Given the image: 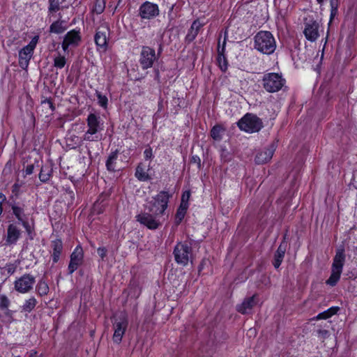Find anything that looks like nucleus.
<instances>
[{
    "label": "nucleus",
    "instance_id": "nucleus-39",
    "mask_svg": "<svg viewBox=\"0 0 357 357\" xmlns=\"http://www.w3.org/2000/svg\"><path fill=\"white\" fill-rule=\"evenodd\" d=\"M10 304V301L6 295H0V310H7Z\"/></svg>",
    "mask_w": 357,
    "mask_h": 357
},
{
    "label": "nucleus",
    "instance_id": "nucleus-44",
    "mask_svg": "<svg viewBox=\"0 0 357 357\" xmlns=\"http://www.w3.org/2000/svg\"><path fill=\"white\" fill-rule=\"evenodd\" d=\"M97 252L100 258L103 260L107 255V250L105 247H102L98 248Z\"/></svg>",
    "mask_w": 357,
    "mask_h": 357
},
{
    "label": "nucleus",
    "instance_id": "nucleus-49",
    "mask_svg": "<svg viewBox=\"0 0 357 357\" xmlns=\"http://www.w3.org/2000/svg\"><path fill=\"white\" fill-rule=\"evenodd\" d=\"M27 357H37V352L34 350H31L27 354Z\"/></svg>",
    "mask_w": 357,
    "mask_h": 357
},
{
    "label": "nucleus",
    "instance_id": "nucleus-36",
    "mask_svg": "<svg viewBox=\"0 0 357 357\" xmlns=\"http://www.w3.org/2000/svg\"><path fill=\"white\" fill-rule=\"evenodd\" d=\"M338 6H339L338 0H330V6H331L330 19H331V21L337 14Z\"/></svg>",
    "mask_w": 357,
    "mask_h": 357
},
{
    "label": "nucleus",
    "instance_id": "nucleus-23",
    "mask_svg": "<svg viewBox=\"0 0 357 357\" xmlns=\"http://www.w3.org/2000/svg\"><path fill=\"white\" fill-rule=\"evenodd\" d=\"M286 246L284 243H281L274 254L273 264L275 268H278L283 261L286 252Z\"/></svg>",
    "mask_w": 357,
    "mask_h": 357
},
{
    "label": "nucleus",
    "instance_id": "nucleus-2",
    "mask_svg": "<svg viewBox=\"0 0 357 357\" xmlns=\"http://www.w3.org/2000/svg\"><path fill=\"white\" fill-rule=\"evenodd\" d=\"M254 47L264 54H271L276 49V42L273 34L268 31H260L254 38Z\"/></svg>",
    "mask_w": 357,
    "mask_h": 357
},
{
    "label": "nucleus",
    "instance_id": "nucleus-3",
    "mask_svg": "<svg viewBox=\"0 0 357 357\" xmlns=\"http://www.w3.org/2000/svg\"><path fill=\"white\" fill-rule=\"evenodd\" d=\"M345 261L346 255L344 252V248L343 247H340L337 249L335 257L333 258V264L331 266V273L329 278L326 282L327 284L331 287L336 285L337 282L340 280Z\"/></svg>",
    "mask_w": 357,
    "mask_h": 357
},
{
    "label": "nucleus",
    "instance_id": "nucleus-10",
    "mask_svg": "<svg viewBox=\"0 0 357 357\" xmlns=\"http://www.w3.org/2000/svg\"><path fill=\"white\" fill-rule=\"evenodd\" d=\"M136 220L149 229L155 230L162 225L160 217L150 212H143L135 217Z\"/></svg>",
    "mask_w": 357,
    "mask_h": 357
},
{
    "label": "nucleus",
    "instance_id": "nucleus-30",
    "mask_svg": "<svg viewBox=\"0 0 357 357\" xmlns=\"http://www.w3.org/2000/svg\"><path fill=\"white\" fill-rule=\"evenodd\" d=\"M224 128L219 126H214L211 130V136L215 141H220L222 138V133L224 132Z\"/></svg>",
    "mask_w": 357,
    "mask_h": 357
},
{
    "label": "nucleus",
    "instance_id": "nucleus-18",
    "mask_svg": "<svg viewBox=\"0 0 357 357\" xmlns=\"http://www.w3.org/2000/svg\"><path fill=\"white\" fill-rule=\"evenodd\" d=\"M257 303V296L254 294L251 297L245 298L241 305H237L236 310L241 314L250 312Z\"/></svg>",
    "mask_w": 357,
    "mask_h": 357
},
{
    "label": "nucleus",
    "instance_id": "nucleus-42",
    "mask_svg": "<svg viewBox=\"0 0 357 357\" xmlns=\"http://www.w3.org/2000/svg\"><path fill=\"white\" fill-rule=\"evenodd\" d=\"M4 269L8 274L12 275L15 272L16 266L13 264H6V266L4 267Z\"/></svg>",
    "mask_w": 357,
    "mask_h": 357
},
{
    "label": "nucleus",
    "instance_id": "nucleus-12",
    "mask_svg": "<svg viewBox=\"0 0 357 357\" xmlns=\"http://www.w3.org/2000/svg\"><path fill=\"white\" fill-rule=\"evenodd\" d=\"M156 60L157 56L154 49L149 46H143L142 47L139 63L143 70L151 68Z\"/></svg>",
    "mask_w": 357,
    "mask_h": 357
},
{
    "label": "nucleus",
    "instance_id": "nucleus-34",
    "mask_svg": "<svg viewBox=\"0 0 357 357\" xmlns=\"http://www.w3.org/2000/svg\"><path fill=\"white\" fill-rule=\"evenodd\" d=\"M64 27L62 25V22L56 21L53 22L50 27V31L51 33H61L63 32Z\"/></svg>",
    "mask_w": 357,
    "mask_h": 357
},
{
    "label": "nucleus",
    "instance_id": "nucleus-5",
    "mask_svg": "<svg viewBox=\"0 0 357 357\" xmlns=\"http://www.w3.org/2000/svg\"><path fill=\"white\" fill-rule=\"evenodd\" d=\"M261 82L264 89L268 93L279 91L286 84V80L282 75L276 73L264 74Z\"/></svg>",
    "mask_w": 357,
    "mask_h": 357
},
{
    "label": "nucleus",
    "instance_id": "nucleus-16",
    "mask_svg": "<svg viewBox=\"0 0 357 357\" xmlns=\"http://www.w3.org/2000/svg\"><path fill=\"white\" fill-rule=\"evenodd\" d=\"M81 40L79 32L78 31L72 30L68 32L63 40L62 48L64 52L67 51L70 46L76 47Z\"/></svg>",
    "mask_w": 357,
    "mask_h": 357
},
{
    "label": "nucleus",
    "instance_id": "nucleus-47",
    "mask_svg": "<svg viewBox=\"0 0 357 357\" xmlns=\"http://www.w3.org/2000/svg\"><path fill=\"white\" fill-rule=\"evenodd\" d=\"M20 222H22V225L26 229L27 232L29 233L30 232V225H29V222L26 220V219H24L22 221H20Z\"/></svg>",
    "mask_w": 357,
    "mask_h": 357
},
{
    "label": "nucleus",
    "instance_id": "nucleus-33",
    "mask_svg": "<svg viewBox=\"0 0 357 357\" xmlns=\"http://www.w3.org/2000/svg\"><path fill=\"white\" fill-rule=\"evenodd\" d=\"M105 8V0H96L93 8V12L99 15L101 14Z\"/></svg>",
    "mask_w": 357,
    "mask_h": 357
},
{
    "label": "nucleus",
    "instance_id": "nucleus-28",
    "mask_svg": "<svg viewBox=\"0 0 357 357\" xmlns=\"http://www.w3.org/2000/svg\"><path fill=\"white\" fill-rule=\"evenodd\" d=\"M340 310L339 307H331L328 308L327 310H325L321 313H319L317 317V319H326L331 317L333 315L336 314L337 312Z\"/></svg>",
    "mask_w": 357,
    "mask_h": 357
},
{
    "label": "nucleus",
    "instance_id": "nucleus-41",
    "mask_svg": "<svg viewBox=\"0 0 357 357\" xmlns=\"http://www.w3.org/2000/svg\"><path fill=\"white\" fill-rule=\"evenodd\" d=\"M190 197V191H185L181 197V204H185L186 206H188V201Z\"/></svg>",
    "mask_w": 357,
    "mask_h": 357
},
{
    "label": "nucleus",
    "instance_id": "nucleus-25",
    "mask_svg": "<svg viewBox=\"0 0 357 357\" xmlns=\"http://www.w3.org/2000/svg\"><path fill=\"white\" fill-rule=\"evenodd\" d=\"M53 169L51 165H43L39 173V179L43 183H47L52 177Z\"/></svg>",
    "mask_w": 357,
    "mask_h": 357
},
{
    "label": "nucleus",
    "instance_id": "nucleus-9",
    "mask_svg": "<svg viewBox=\"0 0 357 357\" xmlns=\"http://www.w3.org/2000/svg\"><path fill=\"white\" fill-rule=\"evenodd\" d=\"M38 39V36H34L27 45L19 51V65L22 69L27 68Z\"/></svg>",
    "mask_w": 357,
    "mask_h": 357
},
{
    "label": "nucleus",
    "instance_id": "nucleus-21",
    "mask_svg": "<svg viewBox=\"0 0 357 357\" xmlns=\"http://www.w3.org/2000/svg\"><path fill=\"white\" fill-rule=\"evenodd\" d=\"M21 235L20 230L13 224L8 226L7 229L6 243L9 245L15 244Z\"/></svg>",
    "mask_w": 357,
    "mask_h": 357
},
{
    "label": "nucleus",
    "instance_id": "nucleus-29",
    "mask_svg": "<svg viewBox=\"0 0 357 357\" xmlns=\"http://www.w3.org/2000/svg\"><path fill=\"white\" fill-rule=\"evenodd\" d=\"M135 175L140 181H147L151 179L149 174L141 165H139L137 167Z\"/></svg>",
    "mask_w": 357,
    "mask_h": 357
},
{
    "label": "nucleus",
    "instance_id": "nucleus-31",
    "mask_svg": "<svg viewBox=\"0 0 357 357\" xmlns=\"http://www.w3.org/2000/svg\"><path fill=\"white\" fill-rule=\"evenodd\" d=\"M36 290H37L38 294L40 296H45L49 292V286L46 282H45L43 280H40L38 281V282L37 284Z\"/></svg>",
    "mask_w": 357,
    "mask_h": 357
},
{
    "label": "nucleus",
    "instance_id": "nucleus-20",
    "mask_svg": "<svg viewBox=\"0 0 357 357\" xmlns=\"http://www.w3.org/2000/svg\"><path fill=\"white\" fill-rule=\"evenodd\" d=\"M12 212L19 222L26 219L24 214L25 204L24 202L13 200L9 204Z\"/></svg>",
    "mask_w": 357,
    "mask_h": 357
},
{
    "label": "nucleus",
    "instance_id": "nucleus-27",
    "mask_svg": "<svg viewBox=\"0 0 357 357\" xmlns=\"http://www.w3.org/2000/svg\"><path fill=\"white\" fill-rule=\"evenodd\" d=\"M188 206L185 204H181L175 215V224L178 225L184 218Z\"/></svg>",
    "mask_w": 357,
    "mask_h": 357
},
{
    "label": "nucleus",
    "instance_id": "nucleus-1",
    "mask_svg": "<svg viewBox=\"0 0 357 357\" xmlns=\"http://www.w3.org/2000/svg\"><path fill=\"white\" fill-rule=\"evenodd\" d=\"M87 130L83 139L87 142H98L102 138L100 132L104 130V121L98 114L89 113L86 119Z\"/></svg>",
    "mask_w": 357,
    "mask_h": 357
},
{
    "label": "nucleus",
    "instance_id": "nucleus-14",
    "mask_svg": "<svg viewBox=\"0 0 357 357\" xmlns=\"http://www.w3.org/2000/svg\"><path fill=\"white\" fill-rule=\"evenodd\" d=\"M109 36V29L107 25H102L98 28L94 36V41L98 50L106 51L107 41Z\"/></svg>",
    "mask_w": 357,
    "mask_h": 357
},
{
    "label": "nucleus",
    "instance_id": "nucleus-4",
    "mask_svg": "<svg viewBox=\"0 0 357 357\" xmlns=\"http://www.w3.org/2000/svg\"><path fill=\"white\" fill-rule=\"evenodd\" d=\"M170 197L168 192L160 191L148 202V211L161 218L165 213Z\"/></svg>",
    "mask_w": 357,
    "mask_h": 357
},
{
    "label": "nucleus",
    "instance_id": "nucleus-40",
    "mask_svg": "<svg viewBox=\"0 0 357 357\" xmlns=\"http://www.w3.org/2000/svg\"><path fill=\"white\" fill-rule=\"evenodd\" d=\"M1 311L3 312L5 317L8 319V321L11 322L13 321V315L14 311L10 310L8 308H7V310H3Z\"/></svg>",
    "mask_w": 357,
    "mask_h": 357
},
{
    "label": "nucleus",
    "instance_id": "nucleus-38",
    "mask_svg": "<svg viewBox=\"0 0 357 357\" xmlns=\"http://www.w3.org/2000/svg\"><path fill=\"white\" fill-rule=\"evenodd\" d=\"M66 63V60L65 56H61V55L56 56L54 60V67H56L57 68H60V69L63 68L65 66Z\"/></svg>",
    "mask_w": 357,
    "mask_h": 357
},
{
    "label": "nucleus",
    "instance_id": "nucleus-45",
    "mask_svg": "<svg viewBox=\"0 0 357 357\" xmlns=\"http://www.w3.org/2000/svg\"><path fill=\"white\" fill-rule=\"evenodd\" d=\"M34 169V165H28L25 169V174L26 175H31L33 174Z\"/></svg>",
    "mask_w": 357,
    "mask_h": 357
},
{
    "label": "nucleus",
    "instance_id": "nucleus-6",
    "mask_svg": "<svg viewBox=\"0 0 357 357\" xmlns=\"http://www.w3.org/2000/svg\"><path fill=\"white\" fill-rule=\"evenodd\" d=\"M237 124L241 130L250 133L258 132L263 127L261 120L252 114H246Z\"/></svg>",
    "mask_w": 357,
    "mask_h": 357
},
{
    "label": "nucleus",
    "instance_id": "nucleus-50",
    "mask_svg": "<svg viewBox=\"0 0 357 357\" xmlns=\"http://www.w3.org/2000/svg\"><path fill=\"white\" fill-rule=\"evenodd\" d=\"M100 206L99 204H95L93 206V211H97L98 213H100L102 212L101 209H98V208Z\"/></svg>",
    "mask_w": 357,
    "mask_h": 357
},
{
    "label": "nucleus",
    "instance_id": "nucleus-13",
    "mask_svg": "<svg viewBox=\"0 0 357 357\" xmlns=\"http://www.w3.org/2000/svg\"><path fill=\"white\" fill-rule=\"evenodd\" d=\"M139 16L142 20H152L159 15L160 10L156 3L145 1L139 8Z\"/></svg>",
    "mask_w": 357,
    "mask_h": 357
},
{
    "label": "nucleus",
    "instance_id": "nucleus-54",
    "mask_svg": "<svg viewBox=\"0 0 357 357\" xmlns=\"http://www.w3.org/2000/svg\"><path fill=\"white\" fill-rule=\"evenodd\" d=\"M70 197H73V195H74L73 192L70 191Z\"/></svg>",
    "mask_w": 357,
    "mask_h": 357
},
{
    "label": "nucleus",
    "instance_id": "nucleus-26",
    "mask_svg": "<svg viewBox=\"0 0 357 357\" xmlns=\"http://www.w3.org/2000/svg\"><path fill=\"white\" fill-rule=\"evenodd\" d=\"M119 155L117 150L112 151L108 156L106 161L107 169L109 172H115L116 167V161Z\"/></svg>",
    "mask_w": 357,
    "mask_h": 357
},
{
    "label": "nucleus",
    "instance_id": "nucleus-43",
    "mask_svg": "<svg viewBox=\"0 0 357 357\" xmlns=\"http://www.w3.org/2000/svg\"><path fill=\"white\" fill-rule=\"evenodd\" d=\"M144 158L146 160H149V159H151L153 157V151H152V149L149 146L148 148H146L144 151Z\"/></svg>",
    "mask_w": 357,
    "mask_h": 357
},
{
    "label": "nucleus",
    "instance_id": "nucleus-24",
    "mask_svg": "<svg viewBox=\"0 0 357 357\" xmlns=\"http://www.w3.org/2000/svg\"><path fill=\"white\" fill-rule=\"evenodd\" d=\"M52 261L54 263H56L59 258L60 255L63 250V243L60 239H56L52 241Z\"/></svg>",
    "mask_w": 357,
    "mask_h": 357
},
{
    "label": "nucleus",
    "instance_id": "nucleus-8",
    "mask_svg": "<svg viewBox=\"0 0 357 357\" xmlns=\"http://www.w3.org/2000/svg\"><path fill=\"white\" fill-rule=\"evenodd\" d=\"M303 34L310 42H315L319 37L320 22L309 16L303 20Z\"/></svg>",
    "mask_w": 357,
    "mask_h": 357
},
{
    "label": "nucleus",
    "instance_id": "nucleus-11",
    "mask_svg": "<svg viewBox=\"0 0 357 357\" xmlns=\"http://www.w3.org/2000/svg\"><path fill=\"white\" fill-rule=\"evenodd\" d=\"M36 282V278L31 274H24L17 278L14 282L15 289L21 293L25 294L30 291Z\"/></svg>",
    "mask_w": 357,
    "mask_h": 357
},
{
    "label": "nucleus",
    "instance_id": "nucleus-35",
    "mask_svg": "<svg viewBox=\"0 0 357 357\" xmlns=\"http://www.w3.org/2000/svg\"><path fill=\"white\" fill-rule=\"evenodd\" d=\"M126 328V323L124 321L116 322L114 324V335H123Z\"/></svg>",
    "mask_w": 357,
    "mask_h": 357
},
{
    "label": "nucleus",
    "instance_id": "nucleus-17",
    "mask_svg": "<svg viewBox=\"0 0 357 357\" xmlns=\"http://www.w3.org/2000/svg\"><path fill=\"white\" fill-rule=\"evenodd\" d=\"M275 151V144H271L268 147L259 151L255 157V162L257 164H264L272 158L273 153Z\"/></svg>",
    "mask_w": 357,
    "mask_h": 357
},
{
    "label": "nucleus",
    "instance_id": "nucleus-51",
    "mask_svg": "<svg viewBox=\"0 0 357 357\" xmlns=\"http://www.w3.org/2000/svg\"><path fill=\"white\" fill-rule=\"evenodd\" d=\"M59 10V7L58 6H53L52 4H51L50 7V10H54V11H56V10Z\"/></svg>",
    "mask_w": 357,
    "mask_h": 357
},
{
    "label": "nucleus",
    "instance_id": "nucleus-15",
    "mask_svg": "<svg viewBox=\"0 0 357 357\" xmlns=\"http://www.w3.org/2000/svg\"><path fill=\"white\" fill-rule=\"evenodd\" d=\"M83 260V249L80 245H77L70 255V260L68 267L69 274H73L82 265Z\"/></svg>",
    "mask_w": 357,
    "mask_h": 357
},
{
    "label": "nucleus",
    "instance_id": "nucleus-32",
    "mask_svg": "<svg viewBox=\"0 0 357 357\" xmlns=\"http://www.w3.org/2000/svg\"><path fill=\"white\" fill-rule=\"evenodd\" d=\"M37 301L34 297L26 300L22 305V310L25 312H31L36 306Z\"/></svg>",
    "mask_w": 357,
    "mask_h": 357
},
{
    "label": "nucleus",
    "instance_id": "nucleus-37",
    "mask_svg": "<svg viewBox=\"0 0 357 357\" xmlns=\"http://www.w3.org/2000/svg\"><path fill=\"white\" fill-rule=\"evenodd\" d=\"M96 95L98 98V104L103 108H106L107 106L108 99L106 96L102 95L100 92L96 91Z\"/></svg>",
    "mask_w": 357,
    "mask_h": 357
},
{
    "label": "nucleus",
    "instance_id": "nucleus-48",
    "mask_svg": "<svg viewBox=\"0 0 357 357\" xmlns=\"http://www.w3.org/2000/svg\"><path fill=\"white\" fill-rule=\"evenodd\" d=\"M122 340V336H113V341L116 343H120Z\"/></svg>",
    "mask_w": 357,
    "mask_h": 357
},
{
    "label": "nucleus",
    "instance_id": "nucleus-46",
    "mask_svg": "<svg viewBox=\"0 0 357 357\" xmlns=\"http://www.w3.org/2000/svg\"><path fill=\"white\" fill-rule=\"evenodd\" d=\"M43 104H47L52 111L55 109V107L50 99H45L42 102Z\"/></svg>",
    "mask_w": 357,
    "mask_h": 357
},
{
    "label": "nucleus",
    "instance_id": "nucleus-52",
    "mask_svg": "<svg viewBox=\"0 0 357 357\" xmlns=\"http://www.w3.org/2000/svg\"><path fill=\"white\" fill-rule=\"evenodd\" d=\"M162 50V45L160 44V47H159V49H158V55H160V53H161Z\"/></svg>",
    "mask_w": 357,
    "mask_h": 357
},
{
    "label": "nucleus",
    "instance_id": "nucleus-53",
    "mask_svg": "<svg viewBox=\"0 0 357 357\" xmlns=\"http://www.w3.org/2000/svg\"><path fill=\"white\" fill-rule=\"evenodd\" d=\"M324 0H317V1L318 2V3L319 4H322L323 2H324Z\"/></svg>",
    "mask_w": 357,
    "mask_h": 357
},
{
    "label": "nucleus",
    "instance_id": "nucleus-7",
    "mask_svg": "<svg viewBox=\"0 0 357 357\" xmlns=\"http://www.w3.org/2000/svg\"><path fill=\"white\" fill-rule=\"evenodd\" d=\"M192 251L191 245L187 242L178 243L173 252L176 262L186 266L192 259Z\"/></svg>",
    "mask_w": 357,
    "mask_h": 357
},
{
    "label": "nucleus",
    "instance_id": "nucleus-19",
    "mask_svg": "<svg viewBox=\"0 0 357 357\" xmlns=\"http://www.w3.org/2000/svg\"><path fill=\"white\" fill-rule=\"evenodd\" d=\"M220 38L219 39V40ZM220 41L218 42V57L217 61L218 66L222 72H226L228 68V62L225 55V45H226V39H224L222 46H220Z\"/></svg>",
    "mask_w": 357,
    "mask_h": 357
},
{
    "label": "nucleus",
    "instance_id": "nucleus-22",
    "mask_svg": "<svg viewBox=\"0 0 357 357\" xmlns=\"http://www.w3.org/2000/svg\"><path fill=\"white\" fill-rule=\"evenodd\" d=\"M202 26H203V24L198 20H195L192 22V24L185 36V42H187L188 43H190L191 42H192L197 37V36Z\"/></svg>",
    "mask_w": 357,
    "mask_h": 357
}]
</instances>
